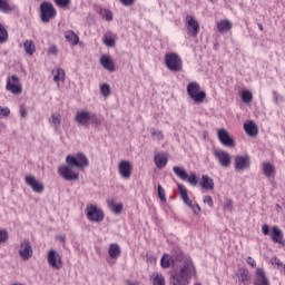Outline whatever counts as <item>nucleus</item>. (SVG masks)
<instances>
[{"label": "nucleus", "instance_id": "17", "mask_svg": "<svg viewBox=\"0 0 285 285\" xmlns=\"http://www.w3.org/2000/svg\"><path fill=\"white\" fill-rule=\"evenodd\" d=\"M118 173L122 179H128L132 175V163L129 160H121L118 165Z\"/></svg>", "mask_w": 285, "mask_h": 285}, {"label": "nucleus", "instance_id": "31", "mask_svg": "<svg viewBox=\"0 0 285 285\" xmlns=\"http://www.w3.org/2000/svg\"><path fill=\"white\" fill-rule=\"evenodd\" d=\"M108 254H109V257H111V259H117V257L121 255V248L117 244H111L109 246Z\"/></svg>", "mask_w": 285, "mask_h": 285}, {"label": "nucleus", "instance_id": "15", "mask_svg": "<svg viewBox=\"0 0 285 285\" xmlns=\"http://www.w3.org/2000/svg\"><path fill=\"white\" fill-rule=\"evenodd\" d=\"M24 180H26L27 186H30V188H31V190H33V193L41 194L46 189V186L43 185V183L38 180L32 175L26 176Z\"/></svg>", "mask_w": 285, "mask_h": 285}, {"label": "nucleus", "instance_id": "2", "mask_svg": "<svg viewBox=\"0 0 285 285\" xmlns=\"http://www.w3.org/2000/svg\"><path fill=\"white\" fill-rule=\"evenodd\" d=\"M58 175L62 177L65 181H79V170L68 163L58 167Z\"/></svg>", "mask_w": 285, "mask_h": 285}, {"label": "nucleus", "instance_id": "35", "mask_svg": "<svg viewBox=\"0 0 285 285\" xmlns=\"http://www.w3.org/2000/svg\"><path fill=\"white\" fill-rule=\"evenodd\" d=\"M108 206L115 215H120L121 210H124V205L117 204L115 200H108Z\"/></svg>", "mask_w": 285, "mask_h": 285}, {"label": "nucleus", "instance_id": "12", "mask_svg": "<svg viewBox=\"0 0 285 285\" xmlns=\"http://www.w3.org/2000/svg\"><path fill=\"white\" fill-rule=\"evenodd\" d=\"M47 262L51 268L55 271H61L63 268V262L61 261V255L55 249H50L47 254Z\"/></svg>", "mask_w": 285, "mask_h": 285}, {"label": "nucleus", "instance_id": "50", "mask_svg": "<svg viewBox=\"0 0 285 285\" xmlns=\"http://www.w3.org/2000/svg\"><path fill=\"white\" fill-rule=\"evenodd\" d=\"M89 124L99 126L101 124V119H99L95 112H91Z\"/></svg>", "mask_w": 285, "mask_h": 285}, {"label": "nucleus", "instance_id": "8", "mask_svg": "<svg viewBox=\"0 0 285 285\" xmlns=\"http://www.w3.org/2000/svg\"><path fill=\"white\" fill-rule=\"evenodd\" d=\"M40 17L43 23H50V20L57 17V9L50 2H42L40 4Z\"/></svg>", "mask_w": 285, "mask_h": 285}, {"label": "nucleus", "instance_id": "3", "mask_svg": "<svg viewBox=\"0 0 285 285\" xmlns=\"http://www.w3.org/2000/svg\"><path fill=\"white\" fill-rule=\"evenodd\" d=\"M187 95L194 104H204V99H206V91H202V86L197 81L187 85Z\"/></svg>", "mask_w": 285, "mask_h": 285}, {"label": "nucleus", "instance_id": "4", "mask_svg": "<svg viewBox=\"0 0 285 285\" xmlns=\"http://www.w3.org/2000/svg\"><path fill=\"white\" fill-rule=\"evenodd\" d=\"M66 164H69L78 170H83V168H88V166H90V160L85 156V154L78 153L76 155H68L66 157Z\"/></svg>", "mask_w": 285, "mask_h": 285}, {"label": "nucleus", "instance_id": "51", "mask_svg": "<svg viewBox=\"0 0 285 285\" xmlns=\"http://www.w3.org/2000/svg\"><path fill=\"white\" fill-rule=\"evenodd\" d=\"M8 242V230L0 229V244H6Z\"/></svg>", "mask_w": 285, "mask_h": 285}, {"label": "nucleus", "instance_id": "26", "mask_svg": "<svg viewBox=\"0 0 285 285\" xmlns=\"http://www.w3.org/2000/svg\"><path fill=\"white\" fill-rule=\"evenodd\" d=\"M244 130L248 137H255L258 132L257 124H255L253 120H249L244 124Z\"/></svg>", "mask_w": 285, "mask_h": 285}, {"label": "nucleus", "instance_id": "36", "mask_svg": "<svg viewBox=\"0 0 285 285\" xmlns=\"http://www.w3.org/2000/svg\"><path fill=\"white\" fill-rule=\"evenodd\" d=\"M238 282H242V284L244 285L250 284V274L248 269L240 271V274L238 276Z\"/></svg>", "mask_w": 285, "mask_h": 285}, {"label": "nucleus", "instance_id": "29", "mask_svg": "<svg viewBox=\"0 0 285 285\" xmlns=\"http://www.w3.org/2000/svg\"><path fill=\"white\" fill-rule=\"evenodd\" d=\"M65 39L71 43V46H78L79 45V36L75 33L72 30H68L65 32Z\"/></svg>", "mask_w": 285, "mask_h": 285}, {"label": "nucleus", "instance_id": "19", "mask_svg": "<svg viewBox=\"0 0 285 285\" xmlns=\"http://www.w3.org/2000/svg\"><path fill=\"white\" fill-rule=\"evenodd\" d=\"M254 285H271V281L268 279V276H266L264 268L256 269Z\"/></svg>", "mask_w": 285, "mask_h": 285}, {"label": "nucleus", "instance_id": "38", "mask_svg": "<svg viewBox=\"0 0 285 285\" xmlns=\"http://www.w3.org/2000/svg\"><path fill=\"white\" fill-rule=\"evenodd\" d=\"M240 99L243 104H250V101H253V92H250L249 90H243Z\"/></svg>", "mask_w": 285, "mask_h": 285}, {"label": "nucleus", "instance_id": "45", "mask_svg": "<svg viewBox=\"0 0 285 285\" xmlns=\"http://www.w3.org/2000/svg\"><path fill=\"white\" fill-rule=\"evenodd\" d=\"M223 209L225 213H233V202L230 199H226Z\"/></svg>", "mask_w": 285, "mask_h": 285}, {"label": "nucleus", "instance_id": "40", "mask_svg": "<svg viewBox=\"0 0 285 285\" xmlns=\"http://www.w3.org/2000/svg\"><path fill=\"white\" fill-rule=\"evenodd\" d=\"M8 41V29L0 23V43H6Z\"/></svg>", "mask_w": 285, "mask_h": 285}, {"label": "nucleus", "instance_id": "1", "mask_svg": "<svg viewBox=\"0 0 285 285\" xmlns=\"http://www.w3.org/2000/svg\"><path fill=\"white\" fill-rule=\"evenodd\" d=\"M197 272L195 271V265L190 258H184L179 269L171 273L169 278L170 285H188L190 279L195 277Z\"/></svg>", "mask_w": 285, "mask_h": 285}, {"label": "nucleus", "instance_id": "55", "mask_svg": "<svg viewBox=\"0 0 285 285\" xmlns=\"http://www.w3.org/2000/svg\"><path fill=\"white\" fill-rule=\"evenodd\" d=\"M262 233H263V235H271V226H268V225H263L262 226Z\"/></svg>", "mask_w": 285, "mask_h": 285}, {"label": "nucleus", "instance_id": "6", "mask_svg": "<svg viewBox=\"0 0 285 285\" xmlns=\"http://www.w3.org/2000/svg\"><path fill=\"white\" fill-rule=\"evenodd\" d=\"M85 213L88 222H92L94 224H99L104 222V210H101V208H99L95 204H88L86 206Z\"/></svg>", "mask_w": 285, "mask_h": 285}, {"label": "nucleus", "instance_id": "24", "mask_svg": "<svg viewBox=\"0 0 285 285\" xmlns=\"http://www.w3.org/2000/svg\"><path fill=\"white\" fill-rule=\"evenodd\" d=\"M199 185L205 190H215V180H213V178H210L208 175H203L202 176Z\"/></svg>", "mask_w": 285, "mask_h": 285}, {"label": "nucleus", "instance_id": "22", "mask_svg": "<svg viewBox=\"0 0 285 285\" xmlns=\"http://www.w3.org/2000/svg\"><path fill=\"white\" fill-rule=\"evenodd\" d=\"M51 73L53 75V81L59 88L60 83L66 81V70L62 68H56L51 71Z\"/></svg>", "mask_w": 285, "mask_h": 285}, {"label": "nucleus", "instance_id": "23", "mask_svg": "<svg viewBox=\"0 0 285 285\" xmlns=\"http://www.w3.org/2000/svg\"><path fill=\"white\" fill-rule=\"evenodd\" d=\"M217 30L220 35H226V32H230V30H233V22L228 19L220 20L217 22Z\"/></svg>", "mask_w": 285, "mask_h": 285}, {"label": "nucleus", "instance_id": "54", "mask_svg": "<svg viewBox=\"0 0 285 285\" xmlns=\"http://www.w3.org/2000/svg\"><path fill=\"white\" fill-rule=\"evenodd\" d=\"M122 6L129 8L130 6H135V0H119Z\"/></svg>", "mask_w": 285, "mask_h": 285}, {"label": "nucleus", "instance_id": "39", "mask_svg": "<svg viewBox=\"0 0 285 285\" xmlns=\"http://www.w3.org/2000/svg\"><path fill=\"white\" fill-rule=\"evenodd\" d=\"M151 137H153L154 141H164V131L153 128Z\"/></svg>", "mask_w": 285, "mask_h": 285}, {"label": "nucleus", "instance_id": "47", "mask_svg": "<svg viewBox=\"0 0 285 285\" xmlns=\"http://www.w3.org/2000/svg\"><path fill=\"white\" fill-rule=\"evenodd\" d=\"M271 264H272V266H277V267L279 268V271H282V268L285 266V265L283 264V262L279 261V258H277V257H273V258L271 259Z\"/></svg>", "mask_w": 285, "mask_h": 285}, {"label": "nucleus", "instance_id": "60", "mask_svg": "<svg viewBox=\"0 0 285 285\" xmlns=\"http://www.w3.org/2000/svg\"><path fill=\"white\" fill-rule=\"evenodd\" d=\"M259 30H264V27L262 24H258Z\"/></svg>", "mask_w": 285, "mask_h": 285}, {"label": "nucleus", "instance_id": "33", "mask_svg": "<svg viewBox=\"0 0 285 285\" xmlns=\"http://www.w3.org/2000/svg\"><path fill=\"white\" fill-rule=\"evenodd\" d=\"M263 173L265 177H274L275 176V166L271 163L263 164Z\"/></svg>", "mask_w": 285, "mask_h": 285}, {"label": "nucleus", "instance_id": "20", "mask_svg": "<svg viewBox=\"0 0 285 285\" xmlns=\"http://www.w3.org/2000/svg\"><path fill=\"white\" fill-rule=\"evenodd\" d=\"M100 65L108 72H115V60H112L110 55H102L100 57Z\"/></svg>", "mask_w": 285, "mask_h": 285}, {"label": "nucleus", "instance_id": "42", "mask_svg": "<svg viewBox=\"0 0 285 285\" xmlns=\"http://www.w3.org/2000/svg\"><path fill=\"white\" fill-rule=\"evenodd\" d=\"M100 14L106 21H112V11L108 9H101Z\"/></svg>", "mask_w": 285, "mask_h": 285}, {"label": "nucleus", "instance_id": "14", "mask_svg": "<svg viewBox=\"0 0 285 285\" xmlns=\"http://www.w3.org/2000/svg\"><path fill=\"white\" fill-rule=\"evenodd\" d=\"M19 255L21 259H23L24 262H28V259L32 257L33 250H32V245L30 244V239L24 238L20 243Z\"/></svg>", "mask_w": 285, "mask_h": 285}, {"label": "nucleus", "instance_id": "56", "mask_svg": "<svg viewBox=\"0 0 285 285\" xmlns=\"http://www.w3.org/2000/svg\"><path fill=\"white\" fill-rule=\"evenodd\" d=\"M246 262H247L248 266H252L253 268H255L257 266V262H255L254 258L250 256L247 257Z\"/></svg>", "mask_w": 285, "mask_h": 285}, {"label": "nucleus", "instance_id": "43", "mask_svg": "<svg viewBox=\"0 0 285 285\" xmlns=\"http://www.w3.org/2000/svg\"><path fill=\"white\" fill-rule=\"evenodd\" d=\"M100 92L102 97H110V85L108 83L100 85Z\"/></svg>", "mask_w": 285, "mask_h": 285}, {"label": "nucleus", "instance_id": "46", "mask_svg": "<svg viewBox=\"0 0 285 285\" xmlns=\"http://www.w3.org/2000/svg\"><path fill=\"white\" fill-rule=\"evenodd\" d=\"M71 0H55L56 6L58 8H68L70 6Z\"/></svg>", "mask_w": 285, "mask_h": 285}, {"label": "nucleus", "instance_id": "41", "mask_svg": "<svg viewBox=\"0 0 285 285\" xmlns=\"http://www.w3.org/2000/svg\"><path fill=\"white\" fill-rule=\"evenodd\" d=\"M0 12H12V7H10L8 0H0Z\"/></svg>", "mask_w": 285, "mask_h": 285}, {"label": "nucleus", "instance_id": "44", "mask_svg": "<svg viewBox=\"0 0 285 285\" xmlns=\"http://www.w3.org/2000/svg\"><path fill=\"white\" fill-rule=\"evenodd\" d=\"M185 181H188V184H190V186H197L198 180H197V175L196 174H187V178L185 179Z\"/></svg>", "mask_w": 285, "mask_h": 285}, {"label": "nucleus", "instance_id": "11", "mask_svg": "<svg viewBox=\"0 0 285 285\" xmlns=\"http://www.w3.org/2000/svg\"><path fill=\"white\" fill-rule=\"evenodd\" d=\"M234 168L237 173H244L250 168V156L248 155H237L234 158Z\"/></svg>", "mask_w": 285, "mask_h": 285}, {"label": "nucleus", "instance_id": "58", "mask_svg": "<svg viewBox=\"0 0 285 285\" xmlns=\"http://www.w3.org/2000/svg\"><path fill=\"white\" fill-rule=\"evenodd\" d=\"M58 239H59L60 242H66V235H60V236H58Z\"/></svg>", "mask_w": 285, "mask_h": 285}, {"label": "nucleus", "instance_id": "34", "mask_svg": "<svg viewBox=\"0 0 285 285\" xmlns=\"http://www.w3.org/2000/svg\"><path fill=\"white\" fill-rule=\"evenodd\" d=\"M173 170L175 175L178 176L179 179H181L183 181H186V179H188V173H186V169H184V167L174 166Z\"/></svg>", "mask_w": 285, "mask_h": 285}, {"label": "nucleus", "instance_id": "16", "mask_svg": "<svg viewBox=\"0 0 285 285\" xmlns=\"http://www.w3.org/2000/svg\"><path fill=\"white\" fill-rule=\"evenodd\" d=\"M217 136L223 146H226L227 148H234L235 146V139L230 137V134L226 129H218Z\"/></svg>", "mask_w": 285, "mask_h": 285}, {"label": "nucleus", "instance_id": "32", "mask_svg": "<svg viewBox=\"0 0 285 285\" xmlns=\"http://www.w3.org/2000/svg\"><path fill=\"white\" fill-rule=\"evenodd\" d=\"M23 48L24 52L30 57H32V55H35V52L37 51V47L35 46V42H32V40H26L23 42Z\"/></svg>", "mask_w": 285, "mask_h": 285}, {"label": "nucleus", "instance_id": "27", "mask_svg": "<svg viewBox=\"0 0 285 285\" xmlns=\"http://www.w3.org/2000/svg\"><path fill=\"white\" fill-rule=\"evenodd\" d=\"M117 42V33H112L110 31L106 32L104 36V43L107 48H115V43Z\"/></svg>", "mask_w": 285, "mask_h": 285}, {"label": "nucleus", "instance_id": "13", "mask_svg": "<svg viewBox=\"0 0 285 285\" xmlns=\"http://www.w3.org/2000/svg\"><path fill=\"white\" fill-rule=\"evenodd\" d=\"M185 28L189 37H197L199 35V22L193 16H186Z\"/></svg>", "mask_w": 285, "mask_h": 285}, {"label": "nucleus", "instance_id": "61", "mask_svg": "<svg viewBox=\"0 0 285 285\" xmlns=\"http://www.w3.org/2000/svg\"><path fill=\"white\" fill-rule=\"evenodd\" d=\"M281 271H283V272H284V275H285V265L283 266V268H282Z\"/></svg>", "mask_w": 285, "mask_h": 285}, {"label": "nucleus", "instance_id": "53", "mask_svg": "<svg viewBox=\"0 0 285 285\" xmlns=\"http://www.w3.org/2000/svg\"><path fill=\"white\" fill-rule=\"evenodd\" d=\"M20 116L22 119H26L28 117V109L26 107L20 106Z\"/></svg>", "mask_w": 285, "mask_h": 285}, {"label": "nucleus", "instance_id": "5", "mask_svg": "<svg viewBox=\"0 0 285 285\" xmlns=\"http://www.w3.org/2000/svg\"><path fill=\"white\" fill-rule=\"evenodd\" d=\"M165 65L171 72H181L184 68V62L181 57L175 52H169L165 55Z\"/></svg>", "mask_w": 285, "mask_h": 285}, {"label": "nucleus", "instance_id": "48", "mask_svg": "<svg viewBox=\"0 0 285 285\" xmlns=\"http://www.w3.org/2000/svg\"><path fill=\"white\" fill-rule=\"evenodd\" d=\"M158 197L161 202H166V191L164 190V187L161 185H158Z\"/></svg>", "mask_w": 285, "mask_h": 285}, {"label": "nucleus", "instance_id": "57", "mask_svg": "<svg viewBox=\"0 0 285 285\" xmlns=\"http://www.w3.org/2000/svg\"><path fill=\"white\" fill-rule=\"evenodd\" d=\"M49 55H57L59 52V49H57V46L49 47L48 50Z\"/></svg>", "mask_w": 285, "mask_h": 285}, {"label": "nucleus", "instance_id": "10", "mask_svg": "<svg viewBox=\"0 0 285 285\" xmlns=\"http://www.w3.org/2000/svg\"><path fill=\"white\" fill-rule=\"evenodd\" d=\"M178 190L180 193V197L184 204H186V206L191 208L194 215H199L202 213V207H199V204L197 203L193 204V200H190V198L188 197V190H186V187L178 184Z\"/></svg>", "mask_w": 285, "mask_h": 285}, {"label": "nucleus", "instance_id": "7", "mask_svg": "<svg viewBox=\"0 0 285 285\" xmlns=\"http://www.w3.org/2000/svg\"><path fill=\"white\" fill-rule=\"evenodd\" d=\"M6 90L11 95H21L23 92V85H21V78L17 75L7 77Z\"/></svg>", "mask_w": 285, "mask_h": 285}, {"label": "nucleus", "instance_id": "59", "mask_svg": "<svg viewBox=\"0 0 285 285\" xmlns=\"http://www.w3.org/2000/svg\"><path fill=\"white\" fill-rule=\"evenodd\" d=\"M127 285H139V283L128 281V282H127Z\"/></svg>", "mask_w": 285, "mask_h": 285}, {"label": "nucleus", "instance_id": "37", "mask_svg": "<svg viewBox=\"0 0 285 285\" xmlns=\"http://www.w3.org/2000/svg\"><path fill=\"white\" fill-rule=\"evenodd\" d=\"M160 266L163 268H170V266H173V257H170L168 254L163 255Z\"/></svg>", "mask_w": 285, "mask_h": 285}, {"label": "nucleus", "instance_id": "30", "mask_svg": "<svg viewBox=\"0 0 285 285\" xmlns=\"http://www.w3.org/2000/svg\"><path fill=\"white\" fill-rule=\"evenodd\" d=\"M49 122L51 124L53 130H58L61 128V115L52 114L49 118Z\"/></svg>", "mask_w": 285, "mask_h": 285}, {"label": "nucleus", "instance_id": "21", "mask_svg": "<svg viewBox=\"0 0 285 285\" xmlns=\"http://www.w3.org/2000/svg\"><path fill=\"white\" fill-rule=\"evenodd\" d=\"M154 161H155L157 168H159V169L166 168V166L168 164V154L157 153L154 156Z\"/></svg>", "mask_w": 285, "mask_h": 285}, {"label": "nucleus", "instance_id": "9", "mask_svg": "<svg viewBox=\"0 0 285 285\" xmlns=\"http://www.w3.org/2000/svg\"><path fill=\"white\" fill-rule=\"evenodd\" d=\"M214 157L222 168H230V164H233V156L228 151L216 149L214 150Z\"/></svg>", "mask_w": 285, "mask_h": 285}, {"label": "nucleus", "instance_id": "52", "mask_svg": "<svg viewBox=\"0 0 285 285\" xmlns=\"http://www.w3.org/2000/svg\"><path fill=\"white\" fill-rule=\"evenodd\" d=\"M203 202H204V204H208V205H209V208H213V206H214L213 197H210V196H204Z\"/></svg>", "mask_w": 285, "mask_h": 285}, {"label": "nucleus", "instance_id": "28", "mask_svg": "<svg viewBox=\"0 0 285 285\" xmlns=\"http://www.w3.org/2000/svg\"><path fill=\"white\" fill-rule=\"evenodd\" d=\"M150 281L153 285H166V277L159 272H154L150 275Z\"/></svg>", "mask_w": 285, "mask_h": 285}, {"label": "nucleus", "instance_id": "18", "mask_svg": "<svg viewBox=\"0 0 285 285\" xmlns=\"http://www.w3.org/2000/svg\"><path fill=\"white\" fill-rule=\"evenodd\" d=\"M91 114L92 112L88 110H79L76 112L75 121H77L79 126H88V124H90Z\"/></svg>", "mask_w": 285, "mask_h": 285}, {"label": "nucleus", "instance_id": "49", "mask_svg": "<svg viewBox=\"0 0 285 285\" xmlns=\"http://www.w3.org/2000/svg\"><path fill=\"white\" fill-rule=\"evenodd\" d=\"M3 117H10V108L0 106V119Z\"/></svg>", "mask_w": 285, "mask_h": 285}, {"label": "nucleus", "instance_id": "25", "mask_svg": "<svg viewBox=\"0 0 285 285\" xmlns=\"http://www.w3.org/2000/svg\"><path fill=\"white\" fill-rule=\"evenodd\" d=\"M269 235L272 242H274L275 244H282L284 239V233H282V229H279V227L273 226L272 233Z\"/></svg>", "mask_w": 285, "mask_h": 285}]
</instances>
